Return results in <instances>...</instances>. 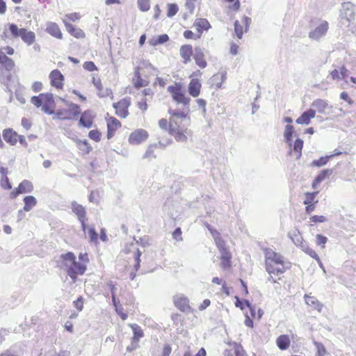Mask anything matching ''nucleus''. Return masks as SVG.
Returning a JSON list of instances; mask_svg holds the SVG:
<instances>
[{
    "mask_svg": "<svg viewBox=\"0 0 356 356\" xmlns=\"http://www.w3.org/2000/svg\"><path fill=\"white\" fill-rule=\"evenodd\" d=\"M169 120L162 118L159 121V127L167 131L177 142H186L188 136L192 132L189 129L191 124V118L189 111H178L170 109Z\"/></svg>",
    "mask_w": 356,
    "mask_h": 356,
    "instance_id": "f257e3e1",
    "label": "nucleus"
},
{
    "mask_svg": "<svg viewBox=\"0 0 356 356\" xmlns=\"http://www.w3.org/2000/svg\"><path fill=\"white\" fill-rule=\"evenodd\" d=\"M265 256L266 270L269 275H280L284 273L290 266L284 257L272 249L264 250Z\"/></svg>",
    "mask_w": 356,
    "mask_h": 356,
    "instance_id": "f03ea898",
    "label": "nucleus"
},
{
    "mask_svg": "<svg viewBox=\"0 0 356 356\" xmlns=\"http://www.w3.org/2000/svg\"><path fill=\"white\" fill-rule=\"evenodd\" d=\"M60 259L61 267L67 272L73 283L76 282L77 275H83L86 270V264L77 262L72 252L61 254Z\"/></svg>",
    "mask_w": 356,
    "mask_h": 356,
    "instance_id": "7ed1b4c3",
    "label": "nucleus"
},
{
    "mask_svg": "<svg viewBox=\"0 0 356 356\" xmlns=\"http://www.w3.org/2000/svg\"><path fill=\"white\" fill-rule=\"evenodd\" d=\"M154 70V66L145 60L139 61L138 65L134 69V76L131 83L136 89L147 87L149 84V79L147 75H143L145 72H150Z\"/></svg>",
    "mask_w": 356,
    "mask_h": 356,
    "instance_id": "20e7f679",
    "label": "nucleus"
},
{
    "mask_svg": "<svg viewBox=\"0 0 356 356\" xmlns=\"http://www.w3.org/2000/svg\"><path fill=\"white\" fill-rule=\"evenodd\" d=\"M207 228L210 231L216 242V244L220 252V265L222 268L224 269L229 268L231 266L230 260L232 258V254L230 252L227 250V248L225 247V241L221 238L220 233L216 229H213L210 224H208Z\"/></svg>",
    "mask_w": 356,
    "mask_h": 356,
    "instance_id": "39448f33",
    "label": "nucleus"
},
{
    "mask_svg": "<svg viewBox=\"0 0 356 356\" xmlns=\"http://www.w3.org/2000/svg\"><path fill=\"white\" fill-rule=\"evenodd\" d=\"M31 102L37 108L41 107L42 110L49 114H54L56 109V103L54 96L50 92L40 93L38 96H33Z\"/></svg>",
    "mask_w": 356,
    "mask_h": 356,
    "instance_id": "423d86ee",
    "label": "nucleus"
},
{
    "mask_svg": "<svg viewBox=\"0 0 356 356\" xmlns=\"http://www.w3.org/2000/svg\"><path fill=\"white\" fill-rule=\"evenodd\" d=\"M168 92L170 93L172 99L177 104H181L184 109L189 111L191 98L186 95V91L180 83H175L174 85L168 87Z\"/></svg>",
    "mask_w": 356,
    "mask_h": 356,
    "instance_id": "0eeeda50",
    "label": "nucleus"
},
{
    "mask_svg": "<svg viewBox=\"0 0 356 356\" xmlns=\"http://www.w3.org/2000/svg\"><path fill=\"white\" fill-rule=\"evenodd\" d=\"M62 101L65 103V106L55 111L54 118L62 120L76 119L81 113L80 106L67 102L64 99H62Z\"/></svg>",
    "mask_w": 356,
    "mask_h": 356,
    "instance_id": "6e6552de",
    "label": "nucleus"
},
{
    "mask_svg": "<svg viewBox=\"0 0 356 356\" xmlns=\"http://www.w3.org/2000/svg\"><path fill=\"white\" fill-rule=\"evenodd\" d=\"M355 6L350 2L343 3L339 19L340 26L341 28H348L352 33H354L353 21L355 20Z\"/></svg>",
    "mask_w": 356,
    "mask_h": 356,
    "instance_id": "1a4fd4ad",
    "label": "nucleus"
},
{
    "mask_svg": "<svg viewBox=\"0 0 356 356\" xmlns=\"http://www.w3.org/2000/svg\"><path fill=\"white\" fill-rule=\"evenodd\" d=\"M15 49L13 47L7 45L0 48V64L6 71H13L16 65L15 60L8 56H13Z\"/></svg>",
    "mask_w": 356,
    "mask_h": 356,
    "instance_id": "9d476101",
    "label": "nucleus"
},
{
    "mask_svg": "<svg viewBox=\"0 0 356 356\" xmlns=\"http://www.w3.org/2000/svg\"><path fill=\"white\" fill-rule=\"evenodd\" d=\"M202 75V72L197 70L193 72L189 76L190 81L188 85V92L193 97H197L201 93L202 83L200 77Z\"/></svg>",
    "mask_w": 356,
    "mask_h": 356,
    "instance_id": "9b49d317",
    "label": "nucleus"
},
{
    "mask_svg": "<svg viewBox=\"0 0 356 356\" xmlns=\"http://www.w3.org/2000/svg\"><path fill=\"white\" fill-rule=\"evenodd\" d=\"M2 136L6 143L11 146H15L18 141L22 146L26 147L28 146V143L24 136L18 134L17 131L12 128H6L3 129L2 131Z\"/></svg>",
    "mask_w": 356,
    "mask_h": 356,
    "instance_id": "f8f14e48",
    "label": "nucleus"
},
{
    "mask_svg": "<svg viewBox=\"0 0 356 356\" xmlns=\"http://www.w3.org/2000/svg\"><path fill=\"white\" fill-rule=\"evenodd\" d=\"M131 105V99L129 97H125L113 103L115 114L121 119H125L129 115V107Z\"/></svg>",
    "mask_w": 356,
    "mask_h": 356,
    "instance_id": "ddd939ff",
    "label": "nucleus"
},
{
    "mask_svg": "<svg viewBox=\"0 0 356 356\" xmlns=\"http://www.w3.org/2000/svg\"><path fill=\"white\" fill-rule=\"evenodd\" d=\"M106 122V138L109 140L114 137L116 132L122 127V122L115 117L109 115L105 117Z\"/></svg>",
    "mask_w": 356,
    "mask_h": 356,
    "instance_id": "4468645a",
    "label": "nucleus"
},
{
    "mask_svg": "<svg viewBox=\"0 0 356 356\" xmlns=\"http://www.w3.org/2000/svg\"><path fill=\"white\" fill-rule=\"evenodd\" d=\"M49 83L52 88L57 90H63L65 86V76L61 72L55 69L49 74Z\"/></svg>",
    "mask_w": 356,
    "mask_h": 356,
    "instance_id": "2eb2a0df",
    "label": "nucleus"
},
{
    "mask_svg": "<svg viewBox=\"0 0 356 356\" xmlns=\"http://www.w3.org/2000/svg\"><path fill=\"white\" fill-rule=\"evenodd\" d=\"M129 326L133 330V337L131 344L127 347L128 352H131L139 348V341L144 337V332L141 327L137 324H130Z\"/></svg>",
    "mask_w": 356,
    "mask_h": 356,
    "instance_id": "dca6fc26",
    "label": "nucleus"
},
{
    "mask_svg": "<svg viewBox=\"0 0 356 356\" xmlns=\"http://www.w3.org/2000/svg\"><path fill=\"white\" fill-rule=\"evenodd\" d=\"M149 137L148 132L143 129H137L131 132L128 138L130 145H137L146 141Z\"/></svg>",
    "mask_w": 356,
    "mask_h": 356,
    "instance_id": "f3484780",
    "label": "nucleus"
},
{
    "mask_svg": "<svg viewBox=\"0 0 356 356\" xmlns=\"http://www.w3.org/2000/svg\"><path fill=\"white\" fill-rule=\"evenodd\" d=\"M251 23V19L243 16L240 20L234 22V32L238 39H241L244 33H246Z\"/></svg>",
    "mask_w": 356,
    "mask_h": 356,
    "instance_id": "a211bd4d",
    "label": "nucleus"
},
{
    "mask_svg": "<svg viewBox=\"0 0 356 356\" xmlns=\"http://www.w3.org/2000/svg\"><path fill=\"white\" fill-rule=\"evenodd\" d=\"M33 190V184L28 180H24L19 184L17 188L10 192L9 197L13 200L20 194L31 193Z\"/></svg>",
    "mask_w": 356,
    "mask_h": 356,
    "instance_id": "6ab92c4d",
    "label": "nucleus"
},
{
    "mask_svg": "<svg viewBox=\"0 0 356 356\" xmlns=\"http://www.w3.org/2000/svg\"><path fill=\"white\" fill-rule=\"evenodd\" d=\"M318 194V191H315L312 193H305V200L303 201V204L305 207V211L307 213H311L314 211L316 204L318 203V200H316V196Z\"/></svg>",
    "mask_w": 356,
    "mask_h": 356,
    "instance_id": "aec40b11",
    "label": "nucleus"
},
{
    "mask_svg": "<svg viewBox=\"0 0 356 356\" xmlns=\"http://www.w3.org/2000/svg\"><path fill=\"white\" fill-rule=\"evenodd\" d=\"M179 55L184 64L189 63L194 56L193 46L190 44L181 45L179 49Z\"/></svg>",
    "mask_w": 356,
    "mask_h": 356,
    "instance_id": "412c9836",
    "label": "nucleus"
},
{
    "mask_svg": "<svg viewBox=\"0 0 356 356\" xmlns=\"http://www.w3.org/2000/svg\"><path fill=\"white\" fill-rule=\"evenodd\" d=\"M45 31L47 33L57 39L61 40L63 38L62 31L58 24H57L56 22H47L46 24Z\"/></svg>",
    "mask_w": 356,
    "mask_h": 356,
    "instance_id": "4be33fe9",
    "label": "nucleus"
},
{
    "mask_svg": "<svg viewBox=\"0 0 356 356\" xmlns=\"http://www.w3.org/2000/svg\"><path fill=\"white\" fill-rule=\"evenodd\" d=\"M316 116V111L314 109L309 108L306 111L303 112L299 118L296 120V122L298 124L307 125L310 123L312 119Z\"/></svg>",
    "mask_w": 356,
    "mask_h": 356,
    "instance_id": "5701e85b",
    "label": "nucleus"
},
{
    "mask_svg": "<svg viewBox=\"0 0 356 356\" xmlns=\"http://www.w3.org/2000/svg\"><path fill=\"white\" fill-rule=\"evenodd\" d=\"M72 212L77 216L81 222L87 220L86 208L76 202L72 203Z\"/></svg>",
    "mask_w": 356,
    "mask_h": 356,
    "instance_id": "b1692460",
    "label": "nucleus"
},
{
    "mask_svg": "<svg viewBox=\"0 0 356 356\" xmlns=\"http://www.w3.org/2000/svg\"><path fill=\"white\" fill-rule=\"evenodd\" d=\"M175 305L181 312L190 310L189 300L184 296H176L174 297Z\"/></svg>",
    "mask_w": 356,
    "mask_h": 356,
    "instance_id": "393cba45",
    "label": "nucleus"
},
{
    "mask_svg": "<svg viewBox=\"0 0 356 356\" xmlns=\"http://www.w3.org/2000/svg\"><path fill=\"white\" fill-rule=\"evenodd\" d=\"M328 29V23L326 21L323 22L318 27L309 33V37L312 39H318L324 35Z\"/></svg>",
    "mask_w": 356,
    "mask_h": 356,
    "instance_id": "a878e982",
    "label": "nucleus"
},
{
    "mask_svg": "<svg viewBox=\"0 0 356 356\" xmlns=\"http://www.w3.org/2000/svg\"><path fill=\"white\" fill-rule=\"evenodd\" d=\"M195 52L193 56V59L196 63V65L200 69H204L207 66V61L205 58V55L204 52L199 48L195 49Z\"/></svg>",
    "mask_w": 356,
    "mask_h": 356,
    "instance_id": "bb28decb",
    "label": "nucleus"
},
{
    "mask_svg": "<svg viewBox=\"0 0 356 356\" xmlns=\"http://www.w3.org/2000/svg\"><path fill=\"white\" fill-rule=\"evenodd\" d=\"M194 26L196 28L199 35L197 38H200L204 31H208L211 28L209 21L206 19L199 18L195 20Z\"/></svg>",
    "mask_w": 356,
    "mask_h": 356,
    "instance_id": "cd10ccee",
    "label": "nucleus"
},
{
    "mask_svg": "<svg viewBox=\"0 0 356 356\" xmlns=\"http://www.w3.org/2000/svg\"><path fill=\"white\" fill-rule=\"evenodd\" d=\"M93 124V116L89 111H84L79 119V124L86 128H90Z\"/></svg>",
    "mask_w": 356,
    "mask_h": 356,
    "instance_id": "c85d7f7f",
    "label": "nucleus"
},
{
    "mask_svg": "<svg viewBox=\"0 0 356 356\" xmlns=\"http://www.w3.org/2000/svg\"><path fill=\"white\" fill-rule=\"evenodd\" d=\"M20 38L27 45H31L35 42V33L25 28H22Z\"/></svg>",
    "mask_w": 356,
    "mask_h": 356,
    "instance_id": "c756f323",
    "label": "nucleus"
},
{
    "mask_svg": "<svg viewBox=\"0 0 356 356\" xmlns=\"http://www.w3.org/2000/svg\"><path fill=\"white\" fill-rule=\"evenodd\" d=\"M312 106L315 108V111L320 113H325L326 110L330 108L327 101L321 99L314 100Z\"/></svg>",
    "mask_w": 356,
    "mask_h": 356,
    "instance_id": "7c9ffc66",
    "label": "nucleus"
},
{
    "mask_svg": "<svg viewBox=\"0 0 356 356\" xmlns=\"http://www.w3.org/2000/svg\"><path fill=\"white\" fill-rule=\"evenodd\" d=\"M305 300L307 305L316 309L319 312L322 311L323 305L320 303L319 301L316 298L308 295H305Z\"/></svg>",
    "mask_w": 356,
    "mask_h": 356,
    "instance_id": "2f4dec72",
    "label": "nucleus"
},
{
    "mask_svg": "<svg viewBox=\"0 0 356 356\" xmlns=\"http://www.w3.org/2000/svg\"><path fill=\"white\" fill-rule=\"evenodd\" d=\"M81 17L79 13H71L66 14L62 19L65 26H72L71 22H76L79 21Z\"/></svg>",
    "mask_w": 356,
    "mask_h": 356,
    "instance_id": "473e14b6",
    "label": "nucleus"
},
{
    "mask_svg": "<svg viewBox=\"0 0 356 356\" xmlns=\"http://www.w3.org/2000/svg\"><path fill=\"white\" fill-rule=\"evenodd\" d=\"M169 40V36L167 34H162L154 36L149 40V44L152 47L163 44Z\"/></svg>",
    "mask_w": 356,
    "mask_h": 356,
    "instance_id": "72a5a7b5",
    "label": "nucleus"
},
{
    "mask_svg": "<svg viewBox=\"0 0 356 356\" xmlns=\"http://www.w3.org/2000/svg\"><path fill=\"white\" fill-rule=\"evenodd\" d=\"M65 29L71 35L76 38L80 39L86 37V34L82 29L75 27L73 25L65 26Z\"/></svg>",
    "mask_w": 356,
    "mask_h": 356,
    "instance_id": "f704fd0d",
    "label": "nucleus"
},
{
    "mask_svg": "<svg viewBox=\"0 0 356 356\" xmlns=\"http://www.w3.org/2000/svg\"><path fill=\"white\" fill-rule=\"evenodd\" d=\"M291 341L289 337L286 334L280 335L276 340V343L280 349L286 350L289 347Z\"/></svg>",
    "mask_w": 356,
    "mask_h": 356,
    "instance_id": "c9c22d12",
    "label": "nucleus"
},
{
    "mask_svg": "<svg viewBox=\"0 0 356 356\" xmlns=\"http://www.w3.org/2000/svg\"><path fill=\"white\" fill-rule=\"evenodd\" d=\"M289 236L294 244L297 246L302 247L305 243H303V238L300 235L299 231L295 230L289 233Z\"/></svg>",
    "mask_w": 356,
    "mask_h": 356,
    "instance_id": "e433bc0d",
    "label": "nucleus"
},
{
    "mask_svg": "<svg viewBox=\"0 0 356 356\" xmlns=\"http://www.w3.org/2000/svg\"><path fill=\"white\" fill-rule=\"evenodd\" d=\"M303 148V140L300 138H297L293 145L292 151L297 159H299L302 156V150Z\"/></svg>",
    "mask_w": 356,
    "mask_h": 356,
    "instance_id": "4c0bfd02",
    "label": "nucleus"
},
{
    "mask_svg": "<svg viewBox=\"0 0 356 356\" xmlns=\"http://www.w3.org/2000/svg\"><path fill=\"white\" fill-rule=\"evenodd\" d=\"M24 211H29L36 205L37 200L33 196L29 195V196H26L24 198Z\"/></svg>",
    "mask_w": 356,
    "mask_h": 356,
    "instance_id": "58836bf2",
    "label": "nucleus"
},
{
    "mask_svg": "<svg viewBox=\"0 0 356 356\" xmlns=\"http://www.w3.org/2000/svg\"><path fill=\"white\" fill-rule=\"evenodd\" d=\"M294 132V128L291 124H287L284 129V136L286 142L289 147L292 146V136Z\"/></svg>",
    "mask_w": 356,
    "mask_h": 356,
    "instance_id": "ea45409f",
    "label": "nucleus"
},
{
    "mask_svg": "<svg viewBox=\"0 0 356 356\" xmlns=\"http://www.w3.org/2000/svg\"><path fill=\"white\" fill-rule=\"evenodd\" d=\"M77 147L79 150L82 152L83 154H88L92 149L90 144L86 140H78Z\"/></svg>",
    "mask_w": 356,
    "mask_h": 356,
    "instance_id": "a19ab883",
    "label": "nucleus"
},
{
    "mask_svg": "<svg viewBox=\"0 0 356 356\" xmlns=\"http://www.w3.org/2000/svg\"><path fill=\"white\" fill-rule=\"evenodd\" d=\"M160 148L157 144L150 145L144 154V158L152 159L156 158L155 152Z\"/></svg>",
    "mask_w": 356,
    "mask_h": 356,
    "instance_id": "79ce46f5",
    "label": "nucleus"
},
{
    "mask_svg": "<svg viewBox=\"0 0 356 356\" xmlns=\"http://www.w3.org/2000/svg\"><path fill=\"white\" fill-rule=\"evenodd\" d=\"M332 172L331 170H323L321 173H319L318 175V176L314 179V180L313 181V183H312V188H316V186L323 181L325 179V177L328 175H330Z\"/></svg>",
    "mask_w": 356,
    "mask_h": 356,
    "instance_id": "37998d69",
    "label": "nucleus"
},
{
    "mask_svg": "<svg viewBox=\"0 0 356 356\" xmlns=\"http://www.w3.org/2000/svg\"><path fill=\"white\" fill-rule=\"evenodd\" d=\"M301 248L306 254L309 255L311 257L315 259L318 261L319 266L322 267L323 264L321 263V261L318 257V254H316V252L313 249L308 247L306 244L302 245Z\"/></svg>",
    "mask_w": 356,
    "mask_h": 356,
    "instance_id": "c03bdc74",
    "label": "nucleus"
},
{
    "mask_svg": "<svg viewBox=\"0 0 356 356\" xmlns=\"http://www.w3.org/2000/svg\"><path fill=\"white\" fill-rule=\"evenodd\" d=\"M8 30L13 38H17L21 36L22 28H19L17 24L12 23L8 25Z\"/></svg>",
    "mask_w": 356,
    "mask_h": 356,
    "instance_id": "a18cd8bd",
    "label": "nucleus"
},
{
    "mask_svg": "<svg viewBox=\"0 0 356 356\" xmlns=\"http://www.w3.org/2000/svg\"><path fill=\"white\" fill-rule=\"evenodd\" d=\"M97 95L99 97H110L113 99V93L111 88L102 87L100 90H97Z\"/></svg>",
    "mask_w": 356,
    "mask_h": 356,
    "instance_id": "49530a36",
    "label": "nucleus"
},
{
    "mask_svg": "<svg viewBox=\"0 0 356 356\" xmlns=\"http://www.w3.org/2000/svg\"><path fill=\"white\" fill-rule=\"evenodd\" d=\"M314 344L316 348V353L315 356H325L327 354V350L323 344L320 342L314 341Z\"/></svg>",
    "mask_w": 356,
    "mask_h": 356,
    "instance_id": "de8ad7c7",
    "label": "nucleus"
},
{
    "mask_svg": "<svg viewBox=\"0 0 356 356\" xmlns=\"http://www.w3.org/2000/svg\"><path fill=\"white\" fill-rule=\"evenodd\" d=\"M138 8L142 12H147L150 8V0H137Z\"/></svg>",
    "mask_w": 356,
    "mask_h": 356,
    "instance_id": "09e8293b",
    "label": "nucleus"
},
{
    "mask_svg": "<svg viewBox=\"0 0 356 356\" xmlns=\"http://www.w3.org/2000/svg\"><path fill=\"white\" fill-rule=\"evenodd\" d=\"M179 10V8L175 3H169L167 6V15L169 17H172L175 15Z\"/></svg>",
    "mask_w": 356,
    "mask_h": 356,
    "instance_id": "8fccbe9b",
    "label": "nucleus"
},
{
    "mask_svg": "<svg viewBox=\"0 0 356 356\" xmlns=\"http://www.w3.org/2000/svg\"><path fill=\"white\" fill-rule=\"evenodd\" d=\"M88 137L95 142H99L102 138V134L98 129H92L89 131Z\"/></svg>",
    "mask_w": 356,
    "mask_h": 356,
    "instance_id": "3c124183",
    "label": "nucleus"
},
{
    "mask_svg": "<svg viewBox=\"0 0 356 356\" xmlns=\"http://www.w3.org/2000/svg\"><path fill=\"white\" fill-rule=\"evenodd\" d=\"M330 158V156H329L321 157L320 159H318L317 160L313 161L312 165L317 166V167L323 166L328 162Z\"/></svg>",
    "mask_w": 356,
    "mask_h": 356,
    "instance_id": "603ef678",
    "label": "nucleus"
},
{
    "mask_svg": "<svg viewBox=\"0 0 356 356\" xmlns=\"http://www.w3.org/2000/svg\"><path fill=\"white\" fill-rule=\"evenodd\" d=\"M88 236L90 241L94 243H97L98 234L94 228H90L88 230Z\"/></svg>",
    "mask_w": 356,
    "mask_h": 356,
    "instance_id": "864d4df0",
    "label": "nucleus"
},
{
    "mask_svg": "<svg viewBox=\"0 0 356 356\" xmlns=\"http://www.w3.org/2000/svg\"><path fill=\"white\" fill-rule=\"evenodd\" d=\"M195 103L197 104L198 108L202 109V112L203 115H205L207 113V102L204 99H197L195 100Z\"/></svg>",
    "mask_w": 356,
    "mask_h": 356,
    "instance_id": "5fc2aeb1",
    "label": "nucleus"
},
{
    "mask_svg": "<svg viewBox=\"0 0 356 356\" xmlns=\"http://www.w3.org/2000/svg\"><path fill=\"white\" fill-rule=\"evenodd\" d=\"M83 68L89 72L97 71L98 69L94 62L86 61L83 63Z\"/></svg>",
    "mask_w": 356,
    "mask_h": 356,
    "instance_id": "6e6d98bb",
    "label": "nucleus"
},
{
    "mask_svg": "<svg viewBox=\"0 0 356 356\" xmlns=\"http://www.w3.org/2000/svg\"><path fill=\"white\" fill-rule=\"evenodd\" d=\"M43 84L41 81H35L31 86V89L35 92H38L42 90Z\"/></svg>",
    "mask_w": 356,
    "mask_h": 356,
    "instance_id": "4d7b16f0",
    "label": "nucleus"
},
{
    "mask_svg": "<svg viewBox=\"0 0 356 356\" xmlns=\"http://www.w3.org/2000/svg\"><path fill=\"white\" fill-rule=\"evenodd\" d=\"M327 241V238L324 236H322L321 234H318L316 236V244L318 245H321L323 248H324V245L326 243Z\"/></svg>",
    "mask_w": 356,
    "mask_h": 356,
    "instance_id": "13d9d810",
    "label": "nucleus"
},
{
    "mask_svg": "<svg viewBox=\"0 0 356 356\" xmlns=\"http://www.w3.org/2000/svg\"><path fill=\"white\" fill-rule=\"evenodd\" d=\"M115 309L117 314L120 316L122 320L124 321L127 318L128 315L123 312V307H122V305L116 306V308Z\"/></svg>",
    "mask_w": 356,
    "mask_h": 356,
    "instance_id": "bf43d9fd",
    "label": "nucleus"
},
{
    "mask_svg": "<svg viewBox=\"0 0 356 356\" xmlns=\"http://www.w3.org/2000/svg\"><path fill=\"white\" fill-rule=\"evenodd\" d=\"M92 82L93 85L95 86L97 90H100L101 88H102V87H104L102 81L99 77H93Z\"/></svg>",
    "mask_w": 356,
    "mask_h": 356,
    "instance_id": "052dcab7",
    "label": "nucleus"
},
{
    "mask_svg": "<svg viewBox=\"0 0 356 356\" xmlns=\"http://www.w3.org/2000/svg\"><path fill=\"white\" fill-rule=\"evenodd\" d=\"M137 106L142 111H145L147 109V99L143 98L141 101L137 103Z\"/></svg>",
    "mask_w": 356,
    "mask_h": 356,
    "instance_id": "680f3d73",
    "label": "nucleus"
},
{
    "mask_svg": "<svg viewBox=\"0 0 356 356\" xmlns=\"http://www.w3.org/2000/svg\"><path fill=\"white\" fill-rule=\"evenodd\" d=\"M1 185L2 188H3L4 189L9 190L11 189L12 188L11 184L10 183L9 179L7 177H6L4 179L1 180Z\"/></svg>",
    "mask_w": 356,
    "mask_h": 356,
    "instance_id": "e2e57ef3",
    "label": "nucleus"
},
{
    "mask_svg": "<svg viewBox=\"0 0 356 356\" xmlns=\"http://www.w3.org/2000/svg\"><path fill=\"white\" fill-rule=\"evenodd\" d=\"M161 14V10L160 8V6L158 4L155 5L154 7V19L157 20L159 18Z\"/></svg>",
    "mask_w": 356,
    "mask_h": 356,
    "instance_id": "0e129e2a",
    "label": "nucleus"
},
{
    "mask_svg": "<svg viewBox=\"0 0 356 356\" xmlns=\"http://www.w3.org/2000/svg\"><path fill=\"white\" fill-rule=\"evenodd\" d=\"M171 351V346L169 344H165L163 348L162 354L161 356H170Z\"/></svg>",
    "mask_w": 356,
    "mask_h": 356,
    "instance_id": "69168bd1",
    "label": "nucleus"
},
{
    "mask_svg": "<svg viewBox=\"0 0 356 356\" xmlns=\"http://www.w3.org/2000/svg\"><path fill=\"white\" fill-rule=\"evenodd\" d=\"M173 238L177 241H182L181 231L179 227L177 228L172 233Z\"/></svg>",
    "mask_w": 356,
    "mask_h": 356,
    "instance_id": "338daca9",
    "label": "nucleus"
},
{
    "mask_svg": "<svg viewBox=\"0 0 356 356\" xmlns=\"http://www.w3.org/2000/svg\"><path fill=\"white\" fill-rule=\"evenodd\" d=\"M74 305L79 311H81L83 305V298L79 297L74 302Z\"/></svg>",
    "mask_w": 356,
    "mask_h": 356,
    "instance_id": "774afa93",
    "label": "nucleus"
}]
</instances>
